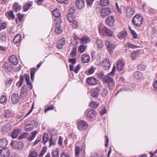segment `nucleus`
Wrapping results in <instances>:
<instances>
[{
	"mask_svg": "<svg viewBox=\"0 0 157 157\" xmlns=\"http://www.w3.org/2000/svg\"><path fill=\"white\" fill-rule=\"evenodd\" d=\"M99 31L101 35L105 36H112L113 35L111 29L106 27H99Z\"/></svg>",
	"mask_w": 157,
	"mask_h": 157,
	"instance_id": "obj_1",
	"label": "nucleus"
},
{
	"mask_svg": "<svg viewBox=\"0 0 157 157\" xmlns=\"http://www.w3.org/2000/svg\"><path fill=\"white\" fill-rule=\"evenodd\" d=\"M116 70V67L114 66L112 69L111 72L109 73L107 75H105L103 78V81L105 83H108L113 80L112 76H113Z\"/></svg>",
	"mask_w": 157,
	"mask_h": 157,
	"instance_id": "obj_2",
	"label": "nucleus"
},
{
	"mask_svg": "<svg viewBox=\"0 0 157 157\" xmlns=\"http://www.w3.org/2000/svg\"><path fill=\"white\" fill-rule=\"evenodd\" d=\"M143 18L141 16L136 15L134 16L132 20L133 24L138 27L141 26L143 21Z\"/></svg>",
	"mask_w": 157,
	"mask_h": 157,
	"instance_id": "obj_3",
	"label": "nucleus"
},
{
	"mask_svg": "<svg viewBox=\"0 0 157 157\" xmlns=\"http://www.w3.org/2000/svg\"><path fill=\"white\" fill-rule=\"evenodd\" d=\"M53 25H55V29L54 31L56 34H60L63 31L62 27L60 26V21H58L55 20L53 22Z\"/></svg>",
	"mask_w": 157,
	"mask_h": 157,
	"instance_id": "obj_4",
	"label": "nucleus"
},
{
	"mask_svg": "<svg viewBox=\"0 0 157 157\" xmlns=\"http://www.w3.org/2000/svg\"><path fill=\"white\" fill-rule=\"evenodd\" d=\"M24 77L25 79L27 84L29 86L30 89L32 90L33 86L31 82L29 80V75L26 74L25 75L24 77L22 75L20 77L19 81L22 83L24 81Z\"/></svg>",
	"mask_w": 157,
	"mask_h": 157,
	"instance_id": "obj_5",
	"label": "nucleus"
},
{
	"mask_svg": "<svg viewBox=\"0 0 157 157\" xmlns=\"http://www.w3.org/2000/svg\"><path fill=\"white\" fill-rule=\"evenodd\" d=\"M88 125L85 121L81 120L79 121L77 124L78 128L80 131H83L87 128Z\"/></svg>",
	"mask_w": 157,
	"mask_h": 157,
	"instance_id": "obj_6",
	"label": "nucleus"
},
{
	"mask_svg": "<svg viewBox=\"0 0 157 157\" xmlns=\"http://www.w3.org/2000/svg\"><path fill=\"white\" fill-rule=\"evenodd\" d=\"M115 19L114 16H109L105 19V23L106 25L110 27H113L115 25Z\"/></svg>",
	"mask_w": 157,
	"mask_h": 157,
	"instance_id": "obj_7",
	"label": "nucleus"
},
{
	"mask_svg": "<svg viewBox=\"0 0 157 157\" xmlns=\"http://www.w3.org/2000/svg\"><path fill=\"white\" fill-rule=\"evenodd\" d=\"M111 13V9L108 7L102 8L101 10V16L102 18L110 15Z\"/></svg>",
	"mask_w": 157,
	"mask_h": 157,
	"instance_id": "obj_8",
	"label": "nucleus"
},
{
	"mask_svg": "<svg viewBox=\"0 0 157 157\" xmlns=\"http://www.w3.org/2000/svg\"><path fill=\"white\" fill-rule=\"evenodd\" d=\"M0 155L1 157H9L10 152L7 148H4L0 150Z\"/></svg>",
	"mask_w": 157,
	"mask_h": 157,
	"instance_id": "obj_9",
	"label": "nucleus"
},
{
	"mask_svg": "<svg viewBox=\"0 0 157 157\" xmlns=\"http://www.w3.org/2000/svg\"><path fill=\"white\" fill-rule=\"evenodd\" d=\"M103 66L104 69L105 70H108L109 69L111 64L110 62L108 59H104L102 62Z\"/></svg>",
	"mask_w": 157,
	"mask_h": 157,
	"instance_id": "obj_10",
	"label": "nucleus"
},
{
	"mask_svg": "<svg viewBox=\"0 0 157 157\" xmlns=\"http://www.w3.org/2000/svg\"><path fill=\"white\" fill-rule=\"evenodd\" d=\"M84 0H77L75 2V6L78 9H81L85 6Z\"/></svg>",
	"mask_w": 157,
	"mask_h": 157,
	"instance_id": "obj_11",
	"label": "nucleus"
},
{
	"mask_svg": "<svg viewBox=\"0 0 157 157\" xmlns=\"http://www.w3.org/2000/svg\"><path fill=\"white\" fill-rule=\"evenodd\" d=\"M86 81L88 84L91 85H95L97 83L96 79L93 77L87 78Z\"/></svg>",
	"mask_w": 157,
	"mask_h": 157,
	"instance_id": "obj_12",
	"label": "nucleus"
},
{
	"mask_svg": "<svg viewBox=\"0 0 157 157\" xmlns=\"http://www.w3.org/2000/svg\"><path fill=\"white\" fill-rule=\"evenodd\" d=\"M105 45L107 47L108 51L111 52L114 49L115 46L114 44H111L109 41L106 40L105 42Z\"/></svg>",
	"mask_w": 157,
	"mask_h": 157,
	"instance_id": "obj_13",
	"label": "nucleus"
},
{
	"mask_svg": "<svg viewBox=\"0 0 157 157\" xmlns=\"http://www.w3.org/2000/svg\"><path fill=\"white\" fill-rule=\"evenodd\" d=\"M100 89L96 87L93 89L91 91L90 96L94 98H97L100 93Z\"/></svg>",
	"mask_w": 157,
	"mask_h": 157,
	"instance_id": "obj_14",
	"label": "nucleus"
},
{
	"mask_svg": "<svg viewBox=\"0 0 157 157\" xmlns=\"http://www.w3.org/2000/svg\"><path fill=\"white\" fill-rule=\"evenodd\" d=\"M3 67L5 70L6 72L11 71L13 68V66L7 62L4 63Z\"/></svg>",
	"mask_w": 157,
	"mask_h": 157,
	"instance_id": "obj_15",
	"label": "nucleus"
},
{
	"mask_svg": "<svg viewBox=\"0 0 157 157\" xmlns=\"http://www.w3.org/2000/svg\"><path fill=\"white\" fill-rule=\"evenodd\" d=\"M124 62L122 60H119L117 63V69L118 71H121L124 68Z\"/></svg>",
	"mask_w": 157,
	"mask_h": 157,
	"instance_id": "obj_16",
	"label": "nucleus"
},
{
	"mask_svg": "<svg viewBox=\"0 0 157 157\" xmlns=\"http://www.w3.org/2000/svg\"><path fill=\"white\" fill-rule=\"evenodd\" d=\"M126 15L127 17H131L135 13V11L134 10L129 7H127L126 8Z\"/></svg>",
	"mask_w": 157,
	"mask_h": 157,
	"instance_id": "obj_17",
	"label": "nucleus"
},
{
	"mask_svg": "<svg viewBox=\"0 0 157 157\" xmlns=\"http://www.w3.org/2000/svg\"><path fill=\"white\" fill-rule=\"evenodd\" d=\"M103 43L102 40L97 39L96 41L95 45L98 49H101L103 46Z\"/></svg>",
	"mask_w": 157,
	"mask_h": 157,
	"instance_id": "obj_18",
	"label": "nucleus"
},
{
	"mask_svg": "<svg viewBox=\"0 0 157 157\" xmlns=\"http://www.w3.org/2000/svg\"><path fill=\"white\" fill-rule=\"evenodd\" d=\"M90 57L88 55L84 54L82 56L81 60L83 63H87L89 62Z\"/></svg>",
	"mask_w": 157,
	"mask_h": 157,
	"instance_id": "obj_19",
	"label": "nucleus"
},
{
	"mask_svg": "<svg viewBox=\"0 0 157 157\" xmlns=\"http://www.w3.org/2000/svg\"><path fill=\"white\" fill-rule=\"evenodd\" d=\"M9 62L13 63V65H16L18 63V60L15 56L12 55L11 56L9 59Z\"/></svg>",
	"mask_w": 157,
	"mask_h": 157,
	"instance_id": "obj_20",
	"label": "nucleus"
},
{
	"mask_svg": "<svg viewBox=\"0 0 157 157\" xmlns=\"http://www.w3.org/2000/svg\"><path fill=\"white\" fill-rule=\"evenodd\" d=\"M12 7L14 11L17 12L20 10L21 6V5H19L18 3L15 2L12 5Z\"/></svg>",
	"mask_w": 157,
	"mask_h": 157,
	"instance_id": "obj_21",
	"label": "nucleus"
},
{
	"mask_svg": "<svg viewBox=\"0 0 157 157\" xmlns=\"http://www.w3.org/2000/svg\"><path fill=\"white\" fill-rule=\"evenodd\" d=\"M21 130L19 128L14 129L11 135V136L13 138H15L20 133Z\"/></svg>",
	"mask_w": 157,
	"mask_h": 157,
	"instance_id": "obj_22",
	"label": "nucleus"
},
{
	"mask_svg": "<svg viewBox=\"0 0 157 157\" xmlns=\"http://www.w3.org/2000/svg\"><path fill=\"white\" fill-rule=\"evenodd\" d=\"M96 113V112L95 111L93 110H90L88 111L87 113V117L90 119H91L94 117Z\"/></svg>",
	"mask_w": 157,
	"mask_h": 157,
	"instance_id": "obj_23",
	"label": "nucleus"
},
{
	"mask_svg": "<svg viewBox=\"0 0 157 157\" xmlns=\"http://www.w3.org/2000/svg\"><path fill=\"white\" fill-rule=\"evenodd\" d=\"M65 39L64 38H63L59 40L57 46V48L58 49H60L63 47V46L65 44Z\"/></svg>",
	"mask_w": 157,
	"mask_h": 157,
	"instance_id": "obj_24",
	"label": "nucleus"
},
{
	"mask_svg": "<svg viewBox=\"0 0 157 157\" xmlns=\"http://www.w3.org/2000/svg\"><path fill=\"white\" fill-rule=\"evenodd\" d=\"M10 125L9 124H6L3 126L2 131L5 133L9 132L10 130Z\"/></svg>",
	"mask_w": 157,
	"mask_h": 157,
	"instance_id": "obj_25",
	"label": "nucleus"
},
{
	"mask_svg": "<svg viewBox=\"0 0 157 157\" xmlns=\"http://www.w3.org/2000/svg\"><path fill=\"white\" fill-rule=\"evenodd\" d=\"M8 141L6 139H2L0 140V147L2 148H5V147L7 145Z\"/></svg>",
	"mask_w": 157,
	"mask_h": 157,
	"instance_id": "obj_26",
	"label": "nucleus"
},
{
	"mask_svg": "<svg viewBox=\"0 0 157 157\" xmlns=\"http://www.w3.org/2000/svg\"><path fill=\"white\" fill-rule=\"evenodd\" d=\"M21 36L20 34H17L16 35L13 39V42L16 44L18 43L21 40Z\"/></svg>",
	"mask_w": 157,
	"mask_h": 157,
	"instance_id": "obj_27",
	"label": "nucleus"
},
{
	"mask_svg": "<svg viewBox=\"0 0 157 157\" xmlns=\"http://www.w3.org/2000/svg\"><path fill=\"white\" fill-rule=\"evenodd\" d=\"M11 99L13 103H17L18 101L19 98L18 94H13L11 96Z\"/></svg>",
	"mask_w": 157,
	"mask_h": 157,
	"instance_id": "obj_28",
	"label": "nucleus"
},
{
	"mask_svg": "<svg viewBox=\"0 0 157 157\" xmlns=\"http://www.w3.org/2000/svg\"><path fill=\"white\" fill-rule=\"evenodd\" d=\"M139 53L140 51H138L132 52L131 55V56L132 59H136V58L138 57Z\"/></svg>",
	"mask_w": 157,
	"mask_h": 157,
	"instance_id": "obj_29",
	"label": "nucleus"
},
{
	"mask_svg": "<svg viewBox=\"0 0 157 157\" xmlns=\"http://www.w3.org/2000/svg\"><path fill=\"white\" fill-rule=\"evenodd\" d=\"M36 69L35 68H32L30 69V77L32 81L34 80V75Z\"/></svg>",
	"mask_w": 157,
	"mask_h": 157,
	"instance_id": "obj_30",
	"label": "nucleus"
},
{
	"mask_svg": "<svg viewBox=\"0 0 157 157\" xmlns=\"http://www.w3.org/2000/svg\"><path fill=\"white\" fill-rule=\"evenodd\" d=\"M52 13L56 17H58L60 16V14L59 10L58 9H56L52 11Z\"/></svg>",
	"mask_w": 157,
	"mask_h": 157,
	"instance_id": "obj_31",
	"label": "nucleus"
},
{
	"mask_svg": "<svg viewBox=\"0 0 157 157\" xmlns=\"http://www.w3.org/2000/svg\"><path fill=\"white\" fill-rule=\"evenodd\" d=\"M37 134V132L35 131L31 133L30 135L29 136V137L27 139L28 141H32L34 138L35 137Z\"/></svg>",
	"mask_w": 157,
	"mask_h": 157,
	"instance_id": "obj_32",
	"label": "nucleus"
},
{
	"mask_svg": "<svg viewBox=\"0 0 157 157\" xmlns=\"http://www.w3.org/2000/svg\"><path fill=\"white\" fill-rule=\"evenodd\" d=\"M49 138L48 135L47 133H44L43 134L42 138V142L45 144L48 140Z\"/></svg>",
	"mask_w": 157,
	"mask_h": 157,
	"instance_id": "obj_33",
	"label": "nucleus"
},
{
	"mask_svg": "<svg viewBox=\"0 0 157 157\" xmlns=\"http://www.w3.org/2000/svg\"><path fill=\"white\" fill-rule=\"evenodd\" d=\"M34 128L33 125L32 124H29L26 125L25 126V130L29 131Z\"/></svg>",
	"mask_w": 157,
	"mask_h": 157,
	"instance_id": "obj_34",
	"label": "nucleus"
},
{
	"mask_svg": "<svg viewBox=\"0 0 157 157\" xmlns=\"http://www.w3.org/2000/svg\"><path fill=\"white\" fill-rule=\"evenodd\" d=\"M32 4L30 3H27L25 4L23 6V9L24 11H26L28 10L31 7Z\"/></svg>",
	"mask_w": 157,
	"mask_h": 157,
	"instance_id": "obj_35",
	"label": "nucleus"
},
{
	"mask_svg": "<svg viewBox=\"0 0 157 157\" xmlns=\"http://www.w3.org/2000/svg\"><path fill=\"white\" fill-rule=\"evenodd\" d=\"M127 36V32L125 31H122L120 32L118 36V37L120 39L125 38Z\"/></svg>",
	"mask_w": 157,
	"mask_h": 157,
	"instance_id": "obj_36",
	"label": "nucleus"
},
{
	"mask_svg": "<svg viewBox=\"0 0 157 157\" xmlns=\"http://www.w3.org/2000/svg\"><path fill=\"white\" fill-rule=\"evenodd\" d=\"M56 140L55 139H53L52 136H51L49 140V146L55 145L56 144Z\"/></svg>",
	"mask_w": 157,
	"mask_h": 157,
	"instance_id": "obj_37",
	"label": "nucleus"
},
{
	"mask_svg": "<svg viewBox=\"0 0 157 157\" xmlns=\"http://www.w3.org/2000/svg\"><path fill=\"white\" fill-rule=\"evenodd\" d=\"M107 84H108V86L110 90L113 89L115 87V83L113 80Z\"/></svg>",
	"mask_w": 157,
	"mask_h": 157,
	"instance_id": "obj_38",
	"label": "nucleus"
},
{
	"mask_svg": "<svg viewBox=\"0 0 157 157\" xmlns=\"http://www.w3.org/2000/svg\"><path fill=\"white\" fill-rule=\"evenodd\" d=\"M81 41L85 44L90 42V40L89 39V37L87 36H85L81 39Z\"/></svg>",
	"mask_w": 157,
	"mask_h": 157,
	"instance_id": "obj_39",
	"label": "nucleus"
},
{
	"mask_svg": "<svg viewBox=\"0 0 157 157\" xmlns=\"http://www.w3.org/2000/svg\"><path fill=\"white\" fill-rule=\"evenodd\" d=\"M23 144L21 142H18L16 144V147L17 149H21L23 148Z\"/></svg>",
	"mask_w": 157,
	"mask_h": 157,
	"instance_id": "obj_40",
	"label": "nucleus"
},
{
	"mask_svg": "<svg viewBox=\"0 0 157 157\" xmlns=\"http://www.w3.org/2000/svg\"><path fill=\"white\" fill-rule=\"evenodd\" d=\"M47 148L45 147H44L39 155V157H42L44 155L46 152L47 151Z\"/></svg>",
	"mask_w": 157,
	"mask_h": 157,
	"instance_id": "obj_41",
	"label": "nucleus"
},
{
	"mask_svg": "<svg viewBox=\"0 0 157 157\" xmlns=\"http://www.w3.org/2000/svg\"><path fill=\"white\" fill-rule=\"evenodd\" d=\"M134 76L135 77L136 79H140V78H141L142 75L141 73L138 71H137L134 74Z\"/></svg>",
	"mask_w": 157,
	"mask_h": 157,
	"instance_id": "obj_42",
	"label": "nucleus"
},
{
	"mask_svg": "<svg viewBox=\"0 0 157 157\" xmlns=\"http://www.w3.org/2000/svg\"><path fill=\"white\" fill-rule=\"evenodd\" d=\"M67 16V20L70 23L74 20L72 17V14L71 13H68Z\"/></svg>",
	"mask_w": 157,
	"mask_h": 157,
	"instance_id": "obj_43",
	"label": "nucleus"
},
{
	"mask_svg": "<svg viewBox=\"0 0 157 157\" xmlns=\"http://www.w3.org/2000/svg\"><path fill=\"white\" fill-rule=\"evenodd\" d=\"M52 157H59L58 150H53L52 153Z\"/></svg>",
	"mask_w": 157,
	"mask_h": 157,
	"instance_id": "obj_44",
	"label": "nucleus"
},
{
	"mask_svg": "<svg viewBox=\"0 0 157 157\" xmlns=\"http://www.w3.org/2000/svg\"><path fill=\"white\" fill-rule=\"evenodd\" d=\"M109 1L108 0H101L100 2V4L102 6H107L109 4Z\"/></svg>",
	"mask_w": 157,
	"mask_h": 157,
	"instance_id": "obj_45",
	"label": "nucleus"
},
{
	"mask_svg": "<svg viewBox=\"0 0 157 157\" xmlns=\"http://www.w3.org/2000/svg\"><path fill=\"white\" fill-rule=\"evenodd\" d=\"M77 48L76 47H74L72 48V51L70 53V55L72 57L75 56L76 55Z\"/></svg>",
	"mask_w": 157,
	"mask_h": 157,
	"instance_id": "obj_46",
	"label": "nucleus"
},
{
	"mask_svg": "<svg viewBox=\"0 0 157 157\" xmlns=\"http://www.w3.org/2000/svg\"><path fill=\"white\" fill-rule=\"evenodd\" d=\"M6 14H7L9 17L13 19L15 17L13 12L12 11L7 12Z\"/></svg>",
	"mask_w": 157,
	"mask_h": 157,
	"instance_id": "obj_47",
	"label": "nucleus"
},
{
	"mask_svg": "<svg viewBox=\"0 0 157 157\" xmlns=\"http://www.w3.org/2000/svg\"><path fill=\"white\" fill-rule=\"evenodd\" d=\"M125 46L126 47L130 48H137V46L134 44H132L130 43H128L125 44Z\"/></svg>",
	"mask_w": 157,
	"mask_h": 157,
	"instance_id": "obj_48",
	"label": "nucleus"
},
{
	"mask_svg": "<svg viewBox=\"0 0 157 157\" xmlns=\"http://www.w3.org/2000/svg\"><path fill=\"white\" fill-rule=\"evenodd\" d=\"M85 47L83 45H81L78 48V51L80 53H82L85 50Z\"/></svg>",
	"mask_w": 157,
	"mask_h": 157,
	"instance_id": "obj_49",
	"label": "nucleus"
},
{
	"mask_svg": "<svg viewBox=\"0 0 157 157\" xmlns=\"http://www.w3.org/2000/svg\"><path fill=\"white\" fill-rule=\"evenodd\" d=\"M7 101V98L6 96H2L0 99V102L3 103L6 102Z\"/></svg>",
	"mask_w": 157,
	"mask_h": 157,
	"instance_id": "obj_50",
	"label": "nucleus"
},
{
	"mask_svg": "<svg viewBox=\"0 0 157 157\" xmlns=\"http://www.w3.org/2000/svg\"><path fill=\"white\" fill-rule=\"evenodd\" d=\"M71 25L72 27L74 28H76L78 27V24L77 21L75 20H74L72 22H70Z\"/></svg>",
	"mask_w": 157,
	"mask_h": 157,
	"instance_id": "obj_51",
	"label": "nucleus"
},
{
	"mask_svg": "<svg viewBox=\"0 0 157 157\" xmlns=\"http://www.w3.org/2000/svg\"><path fill=\"white\" fill-rule=\"evenodd\" d=\"M91 107H93L94 108H97L99 105V104L97 103L94 101H92L90 105Z\"/></svg>",
	"mask_w": 157,
	"mask_h": 157,
	"instance_id": "obj_52",
	"label": "nucleus"
},
{
	"mask_svg": "<svg viewBox=\"0 0 157 157\" xmlns=\"http://www.w3.org/2000/svg\"><path fill=\"white\" fill-rule=\"evenodd\" d=\"M137 67L139 70L142 71H144L146 69V66L143 64H140L138 65Z\"/></svg>",
	"mask_w": 157,
	"mask_h": 157,
	"instance_id": "obj_53",
	"label": "nucleus"
},
{
	"mask_svg": "<svg viewBox=\"0 0 157 157\" xmlns=\"http://www.w3.org/2000/svg\"><path fill=\"white\" fill-rule=\"evenodd\" d=\"M58 2L61 3H64L65 5H67L69 3V1L68 0H57Z\"/></svg>",
	"mask_w": 157,
	"mask_h": 157,
	"instance_id": "obj_54",
	"label": "nucleus"
},
{
	"mask_svg": "<svg viewBox=\"0 0 157 157\" xmlns=\"http://www.w3.org/2000/svg\"><path fill=\"white\" fill-rule=\"evenodd\" d=\"M29 135V134L28 133H25L21 134L19 136V138L20 139H23L24 138H27Z\"/></svg>",
	"mask_w": 157,
	"mask_h": 157,
	"instance_id": "obj_55",
	"label": "nucleus"
},
{
	"mask_svg": "<svg viewBox=\"0 0 157 157\" xmlns=\"http://www.w3.org/2000/svg\"><path fill=\"white\" fill-rule=\"evenodd\" d=\"M29 155L32 157H37V154L35 151H31Z\"/></svg>",
	"mask_w": 157,
	"mask_h": 157,
	"instance_id": "obj_56",
	"label": "nucleus"
},
{
	"mask_svg": "<svg viewBox=\"0 0 157 157\" xmlns=\"http://www.w3.org/2000/svg\"><path fill=\"white\" fill-rule=\"evenodd\" d=\"M75 154L77 156H78L80 151V147L78 146H75Z\"/></svg>",
	"mask_w": 157,
	"mask_h": 157,
	"instance_id": "obj_57",
	"label": "nucleus"
},
{
	"mask_svg": "<svg viewBox=\"0 0 157 157\" xmlns=\"http://www.w3.org/2000/svg\"><path fill=\"white\" fill-rule=\"evenodd\" d=\"M97 76L99 78L103 79L104 77V74L103 71H101L98 73Z\"/></svg>",
	"mask_w": 157,
	"mask_h": 157,
	"instance_id": "obj_58",
	"label": "nucleus"
},
{
	"mask_svg": "<svg viewBox=\"0 0 157 157\" xmlns=\"http://www.w3.org/2000/svg\"><path fill=\"white\" fill-rule=\"evenodd\" d=\"M11 116V114L10 111L9 110H7L6 111V114L5 116L7 118H8Z\"/></svg>",
	"mask_w": 157,
	"mask_h": 157,
	"instance_id": "obj_59",
	"label": "nucleus"
},
{
	"mask_svg": "<svg viewBox=\"0 0 157 157\" xmlns=\"http://www.w3.org/2000/svg\"><path fill=\"white\" fill-rule=\"evenodd\" d=\"M1 39L3 40H5L6 39V35L5 33H2L0 34Z\"/></svg>",
	"mask_w": 157,
	"mask_h": 157,
	"instance_id": "obj_60",
	"label": "nucleus"
},
{
	"mask_svg": "<svg viewBox=\"0 0 157 157\" xmlns=\"http://www.w3.org/2000/svg\"><path fill=\"white\" fill-rule=\"evenodd\" d=\"M68 61L74 64L76 63V59L75 58L70 59H68Z\"/></svg>",
	"mask_w": 157,
	"mask_h": 157,
	"instance_id": "obj_61",
	"label": "nucleus"
},
{
	"mask_svg": "<svg viewBox=\"0 0 157 157\" xmlns=\"http://www.w3.org/2000/svg\"><path fill=\"white\" fill-rule=\"evenodd\" d=\"M75 7L73 6L72 7H70L69 11L70 13H71L72 14V13H74V12H75Z\"/></svg>",
	"mask_w": 157,
	"mask_h": 157,
	"instance_id": "obj_62",
	"label": "nucleus"
},
{
	"mask_svg": "<svg viewBox=\"0 0 157 157\" xmlns=\"http://www.w3.org/2000/svg\"><path fill=\"white\" fill-rule=\"evenodd\" d=\"M54 108V107L53 106H49L47 108L45 109L44 112L45 113H46L48 111L53 110V109Z\"/></svg>",
	"mask_w": 157,
	"mask_h": 157,
	"instance_id": "obj_63",
	"label": "nucleus"
},
{
	"mask_svg": "<svg viewBox=\"0 0 157 157\" xmlns=\"http://www.w3.org/2000/svg\"><path fill=\"white\" fill-rule=\"evenodd\" d=\"M132 32L131 33L133 37L136 39L138 38V36L135 32L134 30H132Z\"/></svg>",
	"mask_w": 157,
	"mask_h": 157,
	"instance_id": "obj_64",
	"label": "nucleus"
}]
</instances>
